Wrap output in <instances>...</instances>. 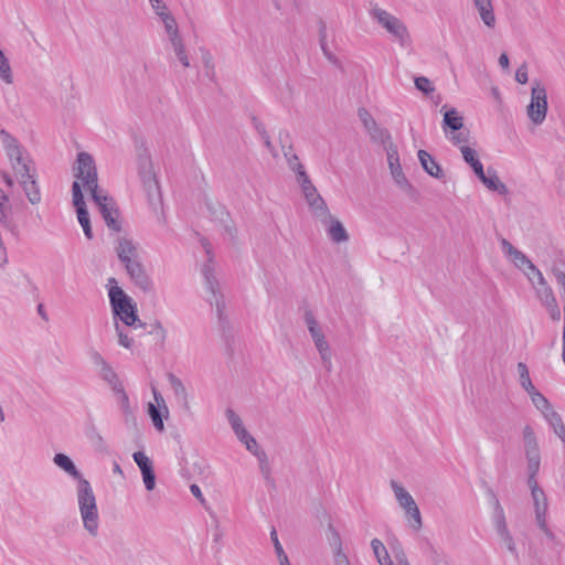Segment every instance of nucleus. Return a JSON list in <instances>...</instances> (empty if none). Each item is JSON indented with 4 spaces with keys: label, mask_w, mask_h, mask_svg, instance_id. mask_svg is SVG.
<instances>
[{
    "label": "nucleus",
    "mask_w": 565,
    "mask_h": 565,
    "mask_svg": "<svg viewBox=\"0 0 565 565\" xmlns=\"http://www.w3.org/2000/svg\"><path fill=\"white\" fill-rule=\"evenodd\" d=\"M53 462L78 481L77 501L83 525L90 535L96 536L98 532V510L96 498L89 481L83 477L67 455L62 452L55 454Z\"/></svg>",
    "instance_id": "nucleus-1"
},
{
    "label": "nucleus",
    "mask_w": 565,
    "mask_h": 565,
    "mask_svg": "<svg viewBox=\"0 0 565 565\" xmlns=\"http://www.w3.org/2000/svg\"><path fill=\"white\" fill-rule=\"evenodd\" d=\"M116 253L134 284L145 292L152 291L153 282L145 266L138 260V250L132 241L125 237L119 238Z\"/></svg>",
    "instance_id": "nucleus-2"
},
{
    "label": "nucleus",
    "mask_w": 565,
    "mask_h": 565,
    "mask_svg": "<svg viewBox=\"0 0 565 565\" xmlns=\"http://www.w3.org/2000/svg\"><path fill=\"white\" fill-rule=\"evenodd\" d=\"M108 286H110L108 297L114 317L118 318L126 326L132 327L138 323L139 327L143 328L146 324L138 317L137 305L117 286V280L114 277L108 279Z\"/></svg>",
    "instance_id": "nucleus-3"
},
{
    "label": "nucleus",
    "mask_w": 565,
    "mask_h": 565,
    "mask_svg": "<svg viewBox=\"0 0 565 565\" xmlns=\"http://www.w3.org/2000/svg\"><path fill=\"white\" fill-rule=\"evenodd\" d=\"M202 244L206 250V254L210 255L211 250L209 242L206 239H203ZM202 275L205 280V287L212 295V298H209V301L211 306H215L220 324L222 329L225 330L228 327L230 322L224 315L225 302L218 289V281L214 275V268L212 266L211 256H209V262L204 264L202 267Z\"/></svg>",
    "instance_id": "nucleus-4"
},
{
    "label": "nucleus",
    "mask_w": 565,
    "mask_h": 565,
    "mask_svg": "<svg viewBox=\"0 0 565 565\" xmlns=\"http://www.w3.org/2000/svg\"><path fill=\"white\" fill-rule=\"evenodd\" d=\"M0 139L17 175H28L29 160L23 156V147L19 140L6 129L0 130Z\"/></svg>",
    "instance_id": "nucleus-5"
},
{
    "label": "nucleus",
    "mask_w": 565,
    "mask_h": 565,
    "mask_svg": "<svg viewBox=\"0 0 565 565\" xmlns=\"http://www.w3.org/2000/svg\"><path fill=\"white\" fill-rule=\"evenodd\" d=\"M74 177L83 182L90 192L100 190L98 186V173L93 156L86 151L77 153Z\"/></svg>",
    "instance_id": "nucleus-6"
},
{
    "label": "nucleus",
    "mask_w": 565,
    "mask_h": 565,
    "mask_svg": "<svg viewBox=\"0 0 565 565\" xmlns=\"http://www.w3.org/2000/svg\"><path fill=\"white\" fill-rule=\"evenodd\" d=\"M547 109L548 103L546 88L539 79H533L531 100L526 107L527 117L533 124L541 125L546 118Z\"/></svg>",
    "instance_id": "nucleus-7"
},
{
    "label": "nucleus",
    "mask_w": 565,
    "mask_h": 565,
    "mask_svg": "<svg viewBox=\"0 0 565 565\" xmlns=\"http://www.w3.org/2000/svg\"><path fill=\"white\" fill-rule=\"evenodd\" d=\"M92 200L98 206V210L107 225V227L114 232L121 231V223L118 220L119 210L116 206L114 199L105 194L102 190L93 191L90 193Z\"/></svg>",
    "instance_id": "nucleus-8"
},
{
    "label": "nucleus",
    "mask_w": 565,
    "mask_h": 565,
    "mask_svg": "<svg viewBox=\"0 0 565 565\" xmlns=\"http://www.w3.org/2000/svg\"><path fill=\"white\" fill-rule=\"evenodd\" d=\"M305 322L308 327L309 333L315 342L317 350L320 353L321 360L326 367L331 366V353L329 344L326 340L323 332L321 331L318 321L316 320L311 310H306Z\"/></svg>",
    "instance_id": "nucleus-9"
},
{
    "label": "nucleus",
    "mask_w": 565,
    "mask_h": 565,
    "mask_svg": "<svg viewBox=\"0 0 565 565\" xmlns=\"http://www.w3.org/2000/svg\"><path fill=\"white\" fill-rule=\"evenodd\" d=\"M370 14L374 20L377 21L379 24H381L392 35L397 38L402 43L408 39L407 28L398 18L381 8L372 9Z\"/></svg>",
    "instance_id": "nucleus-10"
},
{
    "label": "nucleus",
    "mask_w": 565,
    "mask_h": 565,
    "mask_svg": "<svg viewBox=\"0 0 565 565\" xmlns=\"http://www.w3.org/2000/svg\"><path fill=\"white\" fill-rule=\"evenodd\" d=\"M154 399L158 403V406H156L152 403L148 404V414L152 420V424L154 428L162 433L164 430V423L163 418H167L169 415V409L164 403L163 397L158 392H153Z\"/></svg>",
    "instance_id": "nucleus-11"
},
{
    "label": "nucleus",
    "mask_w": 565,
    "mask_h": 565,
    "mask_svg": "<svg viewBox=\"0 0 565 565\" xmlns=\"http://www.w3.org/2000/svg\"><path fill=\"white\" fill-rule=\"evenodd\" d=\"M141 182L148 198L149 206L154 213H157L162 209L163 205L162 193L158 178H151Z\"/></svg>",
    "instance_id": "nucleus-12"
},
{
    "label": "nucleus",
    "mask_w": 565,
    "mask_h": 565,
    "mask_svg": "<svg viewBox=\"0 0 565 565\" xmlns=\"http://www.w3.org/2000/svg\"><path fill=\"white\" fill-rule=\"evenodd\" d=\"M137 166H138V174L141 181L157 178L156 173L152 169V160L151 156L147 148L142 145L137 146Z\"/></svg>",
    "instance_id": "nucleus-13"
},
{
    "label": "nucleus",
    "mask_w": 565,
    "mask_h": 565,
    "mask_svg": "<svg viewBox=\"0 0 565 565\" xmlns=\"http://www.w3.org/2000/svg\"><path fill=\"white\" fill-rule=\"evenodd\" d=\"M322 224L326 225L327 235L332 242L343 243L349 239V234L343 224L332 215L322 220Z\"/></svg>",
    "instance_id": "nucleus-14"
},
{
    "label": "nucleus",
    "mask_w": 565,
    "mask_h": 565,
    "mask_svg": "<svg viewBox=\"0 0 565 565\" xmlns=\"http://www.w3.org/2000/svg\"><path fill=\"white\" fill-rule=\"evenodd\" d=\"M386 152H387V161H388L392 177L394 178V180L396 181L397 184L408 185V181L402 170V166L399 162V157H398V151H397L396 146L391 143L390 147L387 148Z\"/></svg>",
    "instance_id": "nucleus-15"
},
{
    "label": "nucleus",
    "mask_w": 565,
    "mask_h": 565,
    "mask_svg": "<svg viewBox=\"0 0 565 565\" xmlns=\"http://www.w3.org/2000/svg\"><path fill=\"white\" fill-rule=\"evenodd\" d=\"M20 183L23 188L25 196L29 202L33 205L41 202V192L35 180V174L30 173V167L28 166V175L20 177Z\"/></svg>",
    "instance_id": "nucleus-16"
},
{
    "label": "nucleus",
    "mask_w": 565,
    "mask_h": 565,
    "mask_svg": "<svg viewBox=\"0 0 565 565\" xmlns=\"http://www.w3.org/2000/svg\"><path fill=\"white\" fill-rule=\"evenodd\" d=\"M490 191L498 192L499 194H507L509 192L507 185L500 181L497 171L492 167H488L487 173L484 170L477 177Z\"/></svg>",
    "instance_id": "nucleus-17"
},
{
    "label": "nucleus",
    "mask_w": 565,
    "mask_h": 565,
    "mask_svg": "<svg viewBox=\"0 0 565 565\" xmlns=\"http://www.w3.org/2000/svg\"><path fill=\"white\" fill-rule=\"evenodd\" d=\"M418 160L424 171L433 178L443 179L445 177L440 164L426 150H419Z\"/></svg>",
    "instance_id": "nucleus-18"
},
{
    "label": "nucleus",
    "mask_w": 565,
    "mask_h": 565,
    "mask_svg": "<svg viewBox=\"0 0 565 565\" xmlns=\"http://www.w3.org/2000/svg\"><path fill=\"white\" fill-rule=\"evenodd\" d=\"M463 128V118L459 115L456 108H450L445 111L443 119V130L446 136L449 132H456Z\"/></svg>",
    "instance_id": "nucleus-19"
},
{
    "label": "nucleus",
    "mask_w": 565,
    "mask_h": 565,
    "mask_svg": "<svg viewBox=\"0 0 565 565\" xmlns=\"http://www.w3.org/2000/svg\"><path fill=\"white\" fill-rule=\"evenodd\" d=\"M297 179L301 186L302 193L306 198L307 203L310 200H313L316 195H319L316 186L312 184L309 175L305 171V168L301 163H297Z\"/></svg>",
    "instance_id": "nucleus-20"
},
{
    "label": "nucleus",
    "mask_w": 565,
    "mask_h": 565,
    "mask_svg": "<svg viewBox=\"0 0 565 565\" xmlns=\"http://www.w3.org/2000/svg\"><path fill=\"white\" fill-rule=\"evenodd\" d=\"M168 381L172 387L178 403L181 404L185 411H190L188 392L182 381L173 373H168Z\"/></svg>",
    "instance_id": "nucleus-21"
},
{
    "label": "nucleus",
    "mask_w": 565,
    "mask_h": 565,
    "mask_svg": "<svg viewBox=\"0 0 565 565\" xmlns=\"http://www.w3.org/2000/svg\"><path fill=\"white\" fill-rule=\"evenodd\" d=\"M476 8L479 11L480 18L482 22L489 26L493 28L495 24V17L493 13V7L491 0H473Z\"/></svg>",
    "instance_id": "nucleus-22"
},
{
    "label": "nucleus",
    "mask_w": 565,
    "mask_h": 565,
    "mask_svg": "<svg viewBox=\"0 0 565 565\" xmlns=\"http://www.w3.org/2000/svg\"><path fill=\"white\" fill-rule=\"evenodd\" d=\"M460 151L462 153V158L467 164H469L475 172V174L478 177L482 173L483 164L478 158L477 151L468 146H461Z\"/></svg>",
    "instance_id": "nucleus-23"
},
{
    "label": "nucleus",
    "mask_w": 565,
    "mask_h": 565,
    "mask_svg": "<svg viewBox=\"0 0 565 565\" xmlns=\"http://www.w3.org/2000/svg\"><path fill=\"white\" fill-rule=\"evenodd\" d=\"M254 456L258 460L259 469H260V472H262L264 479L266 480V482L269 486L275 488V480L271 477V468H270L268 456H267L266 451L263 449H256L254 451Z\"/></svg>",
    "instance_id": "nucleus-24"
},
{
    "label": "nucleus",
    "mask_w": 565,
    "mask_h": 565,
    "mask_svg": "<svg viewBox=\"0 0 565 565\" xmlns=\"http://www.w3.org/2000/svg\"><path fill=\"white\" fill-rule=\"evenodd\" d=\"M523 440L525 447V456L541 455L535 433L530 425H526L523 428Z\"/></svg>",
    "instance_id": "nucleus-25"
},
{
    "label": "nucleus",
    "mask_w": 565,
    "mask_h": 565,
    "mask_svg": "<svg viewBox=\"0 0 565 565\" xmlns=\"http://www.w3.org/2000/svg\"><path fill=\"white\" fill-rule=\"evenodd\" d=\"M531 497L534 503L535 518H542V515H546L547 513V498L542 488L533 489L531 491Z\"/></svg>",
    "instance_id": "nucleus-26"
},
{
    "label": "nucleus",
    "mask_w": 565,
    "mask_h": 565,
    "mask_svg": "<svg viewBox=\"0 0 565 565\" xmlns=\"http://www.w3.org/2000/svg\"><path fill=\"white\" fill-rule=\"evenodd\" d=\"M114 393L118 396V401H119L121 411L126 417V422L129 423L131 420V423L134 425H137V419L134 415L132 408L129 403V397H128L127 393L125 392L124 386L114 391Z\"/></svg>",
    "instance_id": "nucleus-27"
},
{
    "label": "nucleus",
    "mask_w": 565,
    "mask_h": 565,
    "mask_svg": "<svg viewBox=\"0 0 565 565\" xmlns=\"http://www.w3.org/2000/svg\"><path fill=\"white\" fill-rule=\"evenodd\" d=\"M544 418L553 428L555 435H557L558 438L565 443V425L561 415L553 409L552 412H548V414H545Z\"/></svg>",
    "instance_id": "nucleus-28"
},
{
    "label": "nucleus",
    "mask_w": 565,
    "mask_h": 565,
    "mask_svg": "<svg viewBox=\"0 0 565 565\" xmlns=\"http://www.w3.org/2000/svg\"><path fill=\"white\" fill-rule=\"evenodd\" d=\"M537 298L541 302H545L555 298L553 289L546 281L543 275H540V280L535 281L533 285Z\"/></svg>",
    "instance_id": "nucleus-29"
},
{
    "label": "nucleus",
    "mask_w": 565,
    "mask_h": 565,
    "mask_svg": "<svg viewBox=\"0 0 565 565\" xmlns=\"http://www.w3.org/2000/svg\"><path fill=\"white\" fill-rule=\"evenodd\" d=\"M310 209L312 210L313 214L322 222V220H326L329 217L330 211L328 209V205L323 198L319 194L313 198V200H310L308 202Z\"/></svg>",
    "instance_id": "nucleus-30"
},
{
    "label": "nucleus",
    "mask_w": 565,
    "mask_h": 565,
    "mask_svg": "<svg viewBox=\"0 0 565 565\" xmlns=\"http://www.w3.org/2000/svg\"><path fill=\"white\" fill-rule=\"evenodd\" d=\"M392 489L395 493L396 500L398 504L405 510L409 505H413L415 503V500L409 494V492L404 489L402 486H399L396 481H391Z\"/></svg>",
    "instance_id": "nucleus-31"
},
{
    "label": "nucleus",
    "mask_w": 565,
    "mask_h": 565,
    "mask_svg": "<svg viewBox=\"0 0 565 565\" xmlns=\"http://www.w3.org/2000/svg\"><path fill=\"white\" fill-rule=\"evenodd\" d=\"M371 547L374 552L377 562L381 565H393V562L387 553L386 547L379 539H373L371 541Z\"/></svg>",
    "instance_id": "nucleus-32"
},
{
    "label": "nucleus",
    "mask_w": 565,
    "mask_h": 565,
    "mask_svg": "<svg viewBox=\"0 0 565 565\" xmlns=\"http://www.w3.org/2000/svg\"><path fill=\"white\" fill-rule=\"evenodd\" d=\"M99 375L105 382L108 383L113 392L124 386L117 373L109 364L99 370Z\"/></svg>",
    "instance_id": "nucleus-33"
},
{
    "label": "nucleus",
    "mask_w": 565,
    "mask_h": 565,
    "mask_svg": "<svg viewBox=\"0 0 565 565\" xmlns=\"http://www.w3.org/2000/svg\"><path fill=\"white\" fill-rule=\"evenodd\" d=\"M518 372L520 376V385L524 388V391L530 395L531 393L535 392L536 388L533 385L529 369L525 363L519 362L518 363Z\"/></svg>",
    "instance_id": "nucleus-34"
},
{
    "label": "nucleus",
    "mask_w": 565,
    "mask_h": 565,
    "mask_svg": "<svg viewBox=\"0 0 565 565\" xmlns=\"http://www.w3.org/2000/svg\"><path fill=\"white\" fill-rule=\"evenodd\" d=\"M405 515L409 522V525L413 530L419 531L423 526L422 521V514L420 511L416 504V502L413 505H409L405 510Z\"/></svg>",
    "instance_id": "nucleus-35"
},
{
    "label": "nucleus",
    "mask_w": 565,
    "mask_h": 565,
    "mask_svg": "<svg viewBox=\"0 0 565 565\" xmlns=\"http://www.w3.org/2000/svg\"><path fill=\"white\" fill-rule=\"evenodd\" d=\"M85 435L97 448H102L105 445L104 438L99 434L92 418H89L85 424Z\"/></svg>",
    "instance_id": "nucleus-36"
},
{
    "label": "nucleus",
    "mask_w": 565,
    "mask_h": 565,
    "mask_svg": "<svg viewBox=\"0 0 565 565\" xmlns=\"http://www.w3.org/2000/svg\"><path fill=\"white\" fill-rule=\"evenodd\" d=\"M72 199L76 213L87 210L82 186L78 181H74L72 184Z\"/></svg>",
    "instance_id": "nucleus-37"
},
{
    "label": "nucleus",
    "mask_w": 565,
    "mask_h": 565,
    "mask_svg": "<svg viewBox=\"0 0 565 565\" xmlns=\"http://www.w3.org/2000/svg\"><path fill=\"white\" fill-rule=\"evenodd\" d=\"M531 401L534 404V406L545 416V414H548V412H552V405L548 402V399L541 394L537 390L530 394Z\"/></svg>",
    "instance_id": "nucleus-38"
},
{
    "label": "nucleus",
    "mask_w": 565,
    "mask_h": 565,
    "mask_svg": "<svg viewBox=\"0 0 565 565\" xmlns=\"http://www.w3.org/2000/svg\"><path fill=\"white\" fill-rule=\"evenodd\" d=\"M270 540L274 544L275 552L277 554L280 565H291L288 559L287 554L285 553V551L278 540L277 531L275 527H273L270 531Z\"/></svg>",
    "instance_id": "nucleus-39"
},
{
    "label": "nucleus",
    "mask_w": 565,
    "mask_h": 565,
    "mask_svg": "<svg viewBox=\"0 0 565 565\" xmlns=\"http://www.w3.org/2000/svg\"><path fill=\"white\" fill-rule=\"evenodd\" d=\"M159 17L161 18L163 24H164V29L170 36H177V34H179V30H178V25H177V21L175 19L173 18V15L170 13V12H159Z\"/></svg>",
    "instance_id": "nucleus-40"
},
{
    "label": "nucleus",
    "mask_w": 565,
    "mask_h": 565,
    "mask_svg": "<svg viewBox=\"0 0 565 565\" xmlns=\"http://www.w3.org/2000/svg\"><path fill=\"white\" fill-rule=\"evenodd\" d=\"M0 77L7 84H11L13 82L12 71H11L9 61L6 57V55L1 49H0Z\"/></svg>",
    "instance_id": "nucleus-41"
},
{
    "label": "nucleus",
    "mask_w": 565,
    "mask_h": 565,
    "mask_svg": "<svg viewBox=\"0 0 565 565\" xmlns=\"http://www.w3.org/2000/svg\"><path fill=\"white\" fill-rule=\"evenodd\" d=\"M76 214H77V220L83 228L84 235L86 236L87 239H93L94 235H93V230H92V225H90L88 210L77 212Z\"/></svg>",
    "instance_id": "nucleus-42"
},
{
    "label": "nucleus",
    "mask_w": 565,
    "mask_h": 565,
    "mask_svg": "<svg viewBox=\"0 0 565 565\" xmlns=\"http://www.w3.org/2000/svg\"><path fill=\"white\" fill-rule=\"evenodd\" d=\"M134 461L139 467L140 471L143 472L146 470L153 469L152 461L150 458L142 451H135L132 454Z\"/></svg>",
    "instance_id": "nucleus-43"
},
{
    "label": "nucleus",
    "mask_w": 565,
    "mask_h": 565,
    "mask_svg": "<svg viewBox=\"0 0 565 565\" xmlns=\"http://www.w3.org/2000/svg\"><path fill=\"white\" fill-rule=\"evenodd\" d=\"M8 203H1L0 202V224L13 232L15 230V224L14 222L12 221V218L9 216L8 214V210H10L11 207L10 206H7Z\"/></svg>",
    "instance_id": "nucleus-44"
},
{
    "label": "nucleus",
    "mask_w": 565,
    "mask_h": 565,
    "mask_svg": "<svg viewBox=\"0 0 565 565\" xmlns=\"http://www.w3.org/2000/svg\"><path fill=\"white\" fill-rule=\"evenodd\" d=\"M423 552L430 558V561L435 565H446L443 564L440 553L438 552V550L428 540H426L423 545Z\"/></svg>",
    "instance_id": "nucleus-45"
},
{
    "label": "nucleus",
    "mask_w": 565,
    "mask_h": 565,
    "mask_svg": "<svg viewBox=\"0 0 565 565\" xmlns=\"http://www.w3.org/2000/svg\"><path fill=\"white\" fill-rule=\"evenodd\" d=\"M509 256L511 257V260L515 265V267H518L521 270L526 268L532 263L527 258V256L518 248L515 250H512V253Z\"/></svg>",
    "instance_id": "nucleus-46"
},
{
    "label": "nucleus",
    "mask_w": 565,
    "mask_h": 565,
    "mask_svg": "<svg viewBox=\"0 0 565 565\" xmlns=\"http://www.w3.org/2000/svg\"><path fill=\"white\" fill-rule=\"evenodd\" d=\"M366 130L371 134V137L375 140H380L384 142L386 139L391 138V135L387 129L381 128L376 121H374L373 127H367Z\"/></svg>",
    "instance_id": "nucleus-47"
},
{
    "label": "nucleus",
    "mask_w": 565,
    "mask_h": 565,
    "mask_svg": "<svg viewBox=\"0 0 565 565\" xmlns=\"http://www.w3.org/2000/svg\"><path fill=\"white\" fill-rule=\"evenodd\" d=\"M415 87L425 95H428L435 90L433 83L425 76L415 77Z\"/></svg>",
    "instance_id": "nucleus-48"
},
{
    "label": "nucleus",
    "mask_w": 565,
    "mask_h": 565,
    "mask_svg": "<svg viewBox=\"0 0 565 565\" xmlns=\"http://www.w3.org/2000/svg\"><path fill=\"white\" fill-rule=\"evenodd\" d=\"M525 457L527 460V476H537L541 466V455Z\"/></svg>",
    "instance_id": "nucleus-49"
},
{
    "label": "nucleus",
    "mask_w": 565,
    "mask_h": 565,
    "mask_svg": "<svg viewBox=\"0 0 565 565\" xmlns=\"http://www.w3.org/2000/svg\"><path fill=\"white\" fill-rule=\"evenodd\" d=\"M542 305L546 308L553 321H558L561 319V309L557 305L556 298L545 301Z\"/></svg>",
    "instance_id": "nucleus-50"
},
{
    "label": "nucleus",
    "mask_w": 565,
    "mask_h": 565,
    "mask_svg": "<svg viewBox=\"0 0 565 565\" xmlns=\"http://www.w3.org/2000/svg\"><path fill=\"white\" fill-rule=\"evenodd\" d=\"M225 415L234 433L244 428L241 417L232 408H227Z\"/></svg>",
    "instance_id": "nucleus-51"
},
{
    "label": "nucleus",
    "mask_w": 565,
    "mask_h": 565,
    "mask_svg": "<svg viewBox=\"0 0 565 565\" xmlns=\"http://www.w3.org/2000/svg\"><path fill=\"white\" fill-rule=\"evenodd\" d=\"M482 486L484 487L486 489V494L490 501V503L492 504L493 507V511L494 512H501L503 510L502 505L500 504V501L497 497V494L494 493L493 489L491 487L488 486V483L486 481H482Z\"/></svg>",
    "instance_id": "nucleus-52"
},
{
    "label": "nucleus",
    "mask_w": 565,
    "mask_h": 565,
    "mask_svg": "<svg viewBox=\"0 0 565 565\" xmlns=\"http://www.w3.org/2000/svg\"><path fill=\"white\" fill-rule=\"evenodd\" d=\"M502 540V542L504 543L505 547L508 548V551L515 557L518 558L519 557V553H518V550H516V546H515V542L513 540V536L511 535L510 531L509 532H505L503 534H500L499 535Z\"/></svg>",
    "instance_id": "nucleus-53"
},
{
    "label": "nucleus",
    "mask_w": 565,
    "mask_h": 565,
    "mask_svg": "<svg viewBox=\"0 0 565 565\" xmlns=\"http://www.w3.org/2000/svg\"><path fill=\"white\" fill-rule=\"evenodd\" d=\"M331 536H330V545L334 548V552L342 551V541L339 532L334 529V526L330 523L328 526Z\"/></svg>",
    "instance_id": "nucleus-54"
},
{
    "label": "nucleus",
    "mask_w": 565,
    "mask_h": 565,
    "mask_svg": "<svg viewBox=\"0 0 565 565\" xmlns=\"http://www.w3.org/2000/svg\"><path fill=\"white\" fill-rule=\"evenodd\" d=\"M358 116L365 129L367 127L374 126L375 119L372 117V115L369 113V110L366 108L360 107L358 109Z\"/></svg>",
    "instance_id": "nucleus-55"
},
{
    "label": "nucleus",
    "mask_w": 565,
    "mask_h": 565,
    "mask_svg": "<svg viewBox=\"0 0 565 565\" xmlns=\"http://www.w3.org/2000/svg\"><path fill=\"white\" fill-rule=\"evenodd\" d=\"M494 516H495L497 533L500 535L505 532H509V529H508L507 522H505L504 510H502L501 512H494Z\"/></svg>",
    "instance_id": "nucleus-56"
},
{
    "label": "nucleus",
    "mask_w": 565,
    "mask_h": 565,
    "mask_svg": "<svg viewBox=\"0 0 565 565\" xmlns=\"http://www.w3.org/2000/svg\"><path fill=\"white\" fill-rule=\"evenodd\" d=\"M145 487L148 491H152L156 487V473L153 469L141 472Z\"/></svg>",
    "instance_id": "nucleus-57"
},
{
    "label": "nucleus",
    "mask_w": 565,
    "mask_h": 565,
    "mask_svg": "<svg viewBox=\"0 0 565 565\" xmlns=\"http://www.w3.org/2000/svg\"><path fill=\"white\" fill-rule=\"evenodd\" d=\"M523 271L529 278V280L532 282V285H534L535 279L536 281L540 280V275H543L542 271L533 263H531L526 268H524Z\"/></svg>",
    "instance_id": "nucleus-58"
},
{
    "label": "nucleus",
    "mask_w": 565,
    "mask_h": 565,
    "mask_svg": "<svg viewBox=\"0 0 565 565\" xmlns=\"http://www.w3.org/2000/svg\"><path fill=\"white\" fill-rule=\"evenodd\" d=\"M535 521H536L537 526L544 532L545 536L550 541H554L555 540V534L547 526L546 515H542V518L537 516V518H535Z\"/></svg>",
    "instance_id": "nucleus-59"
},
{
    "label": "nucleus",
    "mask_w": 565,
    "mask_h": 565,
    "mask_svg": "<svg viewBox=\"0 0 565 565\" xmlns=\"http://www.w3.org/2000/svg\"><path fill=\"white\" fill-rule=\"evenodd\" d=\"M450 134H451V136L449 137V140L454 145H460V143L468 142L469 131L459 130V131L450 132Z\"/></svg>",
    "instance_id": "nucleus-60"
},
{
    "label": "nucleus",
    "mask_w": 565,
    "mask_h": 565,
    "mask_svg": "<svg viewBox=\"0 0 565 565\" xmlns=\"http://www.w3.org/2000/svg\"><path fill=\"white\" fill-rule=\"evenodd\" d=\"M116 331L118 334L119 344L126 349H130L132 345V339L129 338L128 334L124 333L118 323H116Z\"/></svg>",
    "instance_id": "nucleus-61"
},
{
    "label": "nucleus",
    "mask_w": 565,
    "mask_h": 565,
    "mask_svg": "<svg viewBox=\"0 0 565 565\" xmlns=\"http://www.w3.org/2000/svg\"><path fill=\"white\" fill-rule=\"evenodd\" d=\"M515 81L520 84H526L529 81L527 65L523 63L515 72Z\"/></svg>",
    "instance_id": "nucleus-62"
},
{
    "label": "nucleus",
    "mask_w": 565,
    "mask_h": 565,
    "mask_svg": "<svg viewBox=\"0 0 565 565\" xmlns=\"http://www.w3.org/2000/svg\"><path fill=\"white\" fill-rule=\"evenodd\" d=\"M150 334H156L161 341H164L167 332L160 321H156L151 324Z\"/></svg>",
    "instance_id": "nucleus-63"
},
{
    "label": "nucleus",
    "mask_w": 565,
    "mask_h": 565,
    "mask_svg": "<svg viewBox=\"0 0 565 565\" xmlns=\"http://www.w3.org/2000/svg\"><path fill=\"white\" fill-rule=\"evenodd\" d=\"M90 360L94 365L98 366L99 369L105 367L109 363L103 358V355L97 351L90 352Z\"/></svg>",
    "instance_id": "nucleus-64"
}]
</instances>
